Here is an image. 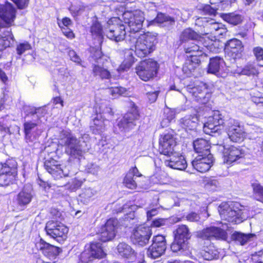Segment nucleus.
<instances>
[{"label": "nucleus", "mask_w": 263, "mask_h": 263, "mask_svg": "<svg viewBox=\"0 0 263 263\" xmlns=\"http://www.w3.org/2000/svg\"><path fill=\"white\" fill-rule=\"evenodd\" d=\"M82 182L77 179H73L70 183L67 185V187L71 191H76L82 185Z\"/></svg>", "instance_id": "nucleus-56"}, {"label": "nucleus", "mask_w": 263, "mask_h": 263, "mask_svg": "<svg viewBox=\"0 0 263 263\" xmlns=\"http://www.w3.org/2000/svg\"><path fill=\"white\" fill-rule=\"evenodd\" d=\"M118 220L116 219H108L101 229L99 234V239L103 242L111 240L116 236Z\"/></svg>", "instance_id": "nucleus-22"}, {"label": "nucleus", "mask_w": 263, "mask_h": 263, "mask_svg": "<svg viewBox=\"0 0 263 263\" xmlns=\"http://www.w3.org/2000/svg\"><path fill=\"white\" fill-rule=\"evenodd\" d=\"M227 133L229 139L234 142H240L244 139L246 133L238 121L230 119L227 122Z\"/></svg>", "instance_id": "nucleus-15"}, {"label": "nucleus", "mask_w": 263, "mask_h": 263, "mask_svg": "<svg viewBox=\"0 0 263 263\" xmlns=\"http://www.w3.org/2000/svg\"><path fill=\"white\" fill-rule=\"evenodd\" d=\"M218 185L219 183L216 180L212 179L208 182L206 187L211 191H214L216 190Z\"/></svg>", "instance_id": "nucleus-64"}, {"label": "nucleus", "mask_w": 263, "mask_h": 263, "mask_svg": "<svg viewBox=\"0 0 263 263\" xmlns=\"http://www.w3.org/2000/svg\"><path fill=\"white\" fill-rule=\"evenodd\" d=\"M159 91L156 90L153 92H148L146 93L147 99L150 103L155 102L158 97Z\"/></svg>", "instance_id": "nucleus-63"}, {"label": "nucleus", "mask_w": 263, "mask_h": 263, "mask_svg": "<svg viewBox=\"0 0 263 263\" xmlns=\"http://www.w3.org/2000/svg\"><path fill=\"white\" fill-rule=\"evenodd\" d=\"M224 66L223 60L219 57H215L210 59L208 71L216 75H219L223 70Z\"/></svg>", "instance_id": "nucleus-30"}, {"label": "nucleus", "mask_w": 263, "mask_h": 263, "mask_svg": "<svg viewBox=\"0 0 263 263\" xmlns=\"http://www.w3.org/2000/svg\"><path fill=\"white\" fill-rule=\"evenodd\" d=\"M200 37V35L191 28L183 30L180 36V44L187 43L190 40H197Z\"/></svg>", "instance_id": "nucleus-35"}, {"label": "nucleus", "mask_w": 263, "mask_h": 263, "mask_svg": "<svg viewBox=\"0 0 263 263\" xmlns=\"http://www.w3.org/2000/svg\"><path fill=\"white\" fill-rule=\"evenodd\" d=\"M253 53L256 58V62L257 63L263 64V48L259 46L254 47Z\"/></svg>", "instance_id": "nucleus-51"}, {"label": "nucleus", "mask_w": 263, "mask_h": 263, "mask_svg": "<svg viewBox=\"0 0 263 263\" xmlns=\"http://www.w3.org/2000/svg\"><path fill=\"white\" fill-rule=\"evenodd\" d=\"M37 249L41 251L46 257V260H43L45 263H54L57 257L60 253V249L53 245H51L43 239H40L35 244Z\"/></svg>", "instance_id": "nucleus-17"}, {"label": "nucleus", "mask_w": 263, "mask_h": 263, "mask_svg": "<svg viewBox=\"0 0 263 263\" xmlns=\"http://www.w3.org/2000/svg\"><path fill=\"white\" fill-rule=\"evenodd\" d=\"M94 76H99L101 79H108L110 78V72L105 68L98 65H95L92 68Z\"/></svg>", "instance_id": "nucleus-43"}, {"label": "nucleus", "mask_w": 263, "mask_h": 263, "mask_svg": "<svg viewBox=\"0 0 263 263\" xmlns=\"http://www.w3.org/2000/svg\"><path fill=\"white\" fill-rule=\"evenodd\" d=\"M221 17L226 22L233 25H237L240 24L243 17L240 14L236 13H223Z\"/></svg>", "instance_id": "nucleus-41"}, {"label": "nucleus", "mask_w": 263, "mask_h": 263, "mask_svg": "<svg viewBox=\"0 0 263 263\" xmlns=\"http://www.w3.org/2000/svg\"><path fill=\"white\" fill-rule=\"evenodd\" d=\"M117 251L119 254L122 257L133 259L136 257V252L128 244L125 242H121L117 246Z\"/></svg>", "instance_id": "nucleus-34"}, {"label": "nucleus", "mask_w": 263, "mask_h": 263, "mask_svg": "<svg viewBox=\"0 0 263 263\" xmlns=\"http://www.w3.org/2000/svg\"><path fill=\"white\" fill-rule=\"evenodd\" d=\"M198 236L203 239L225 240L227 237V234L225 231L219 228L210 227L199 232Z\"/></svg>", "instance_id": "nucleus-23"}, {"label": "nucleus", "mask_w": 263, "mask_h": 263, "mask_svg": "<svg viewBox=\"0 0 263 263\" xmlns=\"http://www.w3.org/2000/svg\"><path fill=\"white\" fill-rule=\"evenodd\" d=\"M133 49H127L125 52V59L118 68L119 72L127 71L134 63Z\"/></svg>", "instance_id": "nucleus-37"}, {"label": "nucleus", "mask_w": 263, "mask_h": 263, "mask_svg": "<svg viewBox=\"0 0 263 263\" xmlns=\"http://www.w3.org/2000/svg\"><path fill=\"white\" fill-rule=\"evenodd\" d=\"M159 66L158 63L152 59L141 62L136 68V72L143 81L149 80L156 75Z\"/></svg>", "instance_id": "nucleus-11"}, {"label": "nucleus", "mask_w": 263, "mask_h": 263, "mask_svg": "<svg viewBox=\"0 0 263 263\" xmlns=\"http://www.w3.org/2000/svg\"><path fill=\"white\" fill-rule=\"evenodd\" d=\"M219 252L213 246H210L199 252V255L204 259L211 260L218 257Z\"/></svg>", "instance_id": "nucleus-39"}, {"label": "nucleus", "mask_w": 263, "mask_h": 263, "mask_svg": "<svg viewBox=\"0 0 263 263\" xmlns=\"http://www.w3.org/2000/svg\"><path fill=\"white\" fill-rule=\"evenodd\" d=\"M16 17V9L12 4L6 3L5 5H0V17L3 23H0V35H3L10 27L13 25Z\"/></svg>", "instance_id": "nucleus-9"}, {"label": "nucleus", "mask_w": 263, "mask_h": 263, "mask_svg": "<svg viewBox=\"0 0 263 263\" xmlns=\"http://www.w3.org/2000/svg\"><path fill=\"white\" fill-rule=\"evenodd\" d=\"M94 259L104 257L106 254L102 249V244L99 242H92L86 245Z\"/></svg>", "instance_id": "nucleus-38"}, {"label": "nucleus", "mask_w": 263, "mask_h": 263, "mask_svg": "<svg viewBox=\"0 0 263 263\" xmlns=\"http://www.w3.org/2000/svg\"><path fill=\"white\" fill-rule=\"evenodd\" d=\"M175 139L171 134H165L162 135L159 139V149L161 154L167 156L174 152V148L176 145Z\"/></svg>", "instance_id": "nucleus-25"}, {"label": "nucleus", "mask_w": 263, "mask_h": 263, "mask_svg": "<svg viewBox=\"0 0 263 263\" xmlns=\"http://www.w3.org/2000/svg\"><path fill=\"white\" fill-rule=\"evenodd\" d=\"M203 26L204 28V33L208 34L209 33L214 35L216 32L219 26H222V24L216 22L214 20L208 17H199L196 20V25H200Z\"/></svg>", "instance_id": "nucleus-27"}, {"label": "nucleus", "mask_w": 263, "mask_h": 263, "mask_svg": "<svg viewBox=\"0 0 263 263\" xmlns=\"http://www.w3.org/2000/svg\"><path fill=\"white\" fill-rule=\"evenodd\" d=\"M83 143L78 140L75 136L67 131H63L61 134L59 143L65 147V152L68 155L74 158L82 157L89 149L87 142L89 140V135L84 134L81 137Z\"/></svg>", "instance_id": "nucleus-2"}, {"label": "nucleus", "mask_w": 263, "mask_h": 263, "mask_svg": "<svg viewBox=\"0 0 263 263\" xmlns=\"http://www.w3.org/2000/svg\"><path fill=\"white\" fill-rule=\"evenodd\" d=\"M167 157V159L164 161L166 166L179 170H183L186 168L187 163L183 156L180 155L177 153H173Z\"/></svg>", "instance_id": "nucleus-26"}, {"label": "nucleus", "mask_w": 263, "mask_h": 263, "mask_svg": "<svg viewBox=\"0 0 263 263\" xmlns=\"http://www.w3.org/2000/svg\"><path fill=\"white\" fill-rule=\"evenodd\" d=\"M104 33L110 40L119 42L125 39L126 32L124 25L120 24V20L114 17L107 22L104 28Z\"/></svg>", "instance_id": "nucleus-8"}, {"label": "nucleus", "mask_w": 263, "mask_h": 263, "mask_svg": "<svg viewBox=\"0 0 263 263\" xmlns=\"http://www.w3.org/2000/svg\"><path fill=\"white\" fill-rule=\"evenodd\" d=\"M186 219L187 220L191 222H197L200 220V217L199 214L192 212L186 215Z\"/></svg>", "instance_id": "nucleus-61"}, {"label": "nucleus", "mask_w": 263, "mask_h": 263, "mask_svg": "<svg viewBox=\"0 0 263 263\" xmlns=\"http://www.w3.org/2000/svg\"><path fill=\"white\" fill-rule=\"evenodd\" d=\"M191 237L189 228L185 225L179 226L176 230L175 239L171 248L173 252L184 255L189 251L187 240Z\"/></svg>", "instance_id": "nucleus-7"}, {"label": "nucleus", "mask_w": 263, "mask_h": 263, "mask_svg": "<svg viewBox=\"0 0 263 263\" xmlns=\"http://www.w3.org/2000/svg\"><path fill=\"white\" fill-rule=\"evenodd\" d=\"M238 202H222L218 206V212L222 219L230 222L239 223L245 219L244 211Z\"/></svg>", "instance_id": "nucleus-4"}, {"label": "nucleus", "mask_w": 263, "mask_h": 263, "mask_svg": "<svg viewBox=\"0 0 263 263\" xmlns=\"http://www.w3.org/2000/svg\"><path fill=\"white\" fill-rule=\"evenodd\" d=\"M166 248L165 237L162 235H158L153 238V243L147 251L148 257L156 258L161 256Z\"/></svg>", "instance_id": "nucleus-20"}, {"label": "nucleus", "mask_w": 263, "mask_h": 263, "mask_svg": "<svg viewBox=\"0 0 263 263\" xmlns=\"http://www.w3.org/2000/svg\"><path fill=\"white\" fill-rule=\"evenodd\" d=\"M152 24L157 23L164 26H171L175 24L174 17L162 13H158L156 18L153 20Z\"/></svg>", "instance_id": "nucleus-40"}, {"label": "nucleus", "mask_w": 263, "mask_h": 263, "mask_svg": "<svg viewBox=\"0 0 263 263\" xmlns=\"http://www.w3.org/2000/svg\"><path fill=\"white\" fill-rule=\"evenodd\" d=\"M96 112L97 115H101L106 120L110 119L114 115L112 108L107 102L97 103L96 106Z\"/></svg>", "instance_id": "nucleus-36"}, {"label": "nucleus", "mask_w": 263, "mask_h": 263, "mask_svg": "<svg viewBox=\"0 0 263 263\" xmlns=\"http://www.w3.org/2000/svg\"><path fill=\"white\" fill-rule=\"evenodd\" d=\"M223 123L224 120L222 115L219 111H214L213 115L210 116L208 121L204 124L203 131L205 134L209 135L219 133Z\"/></svg>", "instance_id": "nucleus-19"}, {"label": "nucleus", "mask_w": 263, "mask_h": 263, "mask_svg": "<svg viewBox=\"0 0 263 263\" xmlns=\"http://www.w3.org/2000/svg\"><path fill=\"white\" fill-rule=\"evenodd\" d=\"M96 194V191L90 187L84 189L79 195V200L81 202L87 204Z\"/></svg>", "instance_id": "nucleus-44"}, {"label": "nucleus", "mask_w": 263, "mask_h": 263, "mask_svg": "<svg viewBox=\"0 0 263 263\" xmlns=\"http://www.w3.org/2000/svg\"><path fill=\"white\" fill-rule=\"evenodd\" d=\"M105 121H107L103 118L101 115H97L93 119L92 123L91 124L90 128L93 134L97 135L104 132L106 129V125Z\"/></svg>", "instance_id": "nucleus-29"}, {"label": "nucleus", "mask_w": 263, "mask_h": 263, "mask_svg": "<svg viewBox=\"0 0 263 263\" xmlns=\"http://www.w3.org/2000/svg\"><path fill=\"white\" fill-rule=\"evenodd\" d=\"M33 197V191L31 185H25L15 198L16 209L19 211L24 210L30 203Z\"/></svg>", "instance_id": "nucleus-21"}, {"label": "nucleus", "mask_w": 263, "mask_h": 263, "mask_svg": "<svg viewBox=\"0 0 263 263\" xmlns=\"http://www.w3.org/2000/svg\"><path fill=\"white\" fill-rule=\"evenodd\" d=\"M167 219L165 218H157L152 222V226L154 227H160L166 224Z\"/></svg>", "instance_id": "nucleus-62"}, {"label": "nucleus", "mask_w": 263, "mask_h": 263, "mask_svg": "<svg viewBox=\"0 0 263 263\" xmlns=\"http://www.w3.org/2000/svg\"><path fill=\"white\" fill-rule=\"evenodd\" d=\"M217 4H218L217 7L216 6L212 7L209 5H204L201 9L202 13L204 14L215 15L217 10L219 8L222 9L226 7V6H223L225 5L223 3L220 4L219 3H217Z\"/></svg>", "instance_id": "nucleus-47"}, {"label": "nucleus", "mask_w": 263, "mask_h": 263, "mask_svg": "<svg viewBox=\"0 0 263 263\" xmlns=\"http://www.w3.org/2000/svg\"><path fill=\"white\" fill-rule=\"evenodd\" d=\"M252 187L255 198L263 203V186L258 182H255L252 183Z\"/></svg>", "instance_id": "nucleus-45"}, {"label": "nucleus", "mask_w": 263, "mask_h": 263, "mask_svg": "<svg viewBox=\"0 0 263 263\" xmlns=\"http://www.w3.org/2000/svg\"><path fill=\"white\" fill-rule=\"evenodd\" d=\"M59 26L61 28L63 34L68 39H72L74 37V34L73 32L68 27L65 28L60 23H59Z\"/></svg>", "instance_id": "nucleus-57"}, {"label": "nucleus", "mask_w": 263, "mask_h": 263, "mask_svg": "<svg viewBox=\"0 0 263 263\" xmlns=\"http://www.w3.org/2000/svg\"><path fill=\"white\" fill-rule=\"evenodd\" d=\"M68 54L72 61L79 64L81 63V59L75 51L73 50H69Z\"/></svg>", "instance_id": "nucleus-58"}, {"label": "nucleus", "mask_w": 263, "mask_h": 263, "mask_svg": "<svg viewBox=\"0 0 263 263\" xmlns=\"http://www.w3.org/2000/svg\"><path fill=\"white\" fill-rule=\"evenodd\" d=\"M86 7L83 5H81L79 8H76L74 6H71L70 8V11L73 16L79 15L81 14L84 11Z\"/></svg>", "instance_id": "nucleus-59"}, {"label": "nucleus", "mask_w": 263, "mask_h": 263, "mask_svg": "<svg viewBox=\"0 0 263 263\" xmlns=\"http://www.w3.org/2000/svg\"><path fill=\"white\" fill-rule=\"evenodd\" d=\"M152 234L150 227L145 224L139 225L134 229L131 240L134 244L143 247L148 242Z\"/></svg>", "instance_id": "nucleus-13"}, {"label": "nucleus", "mask_w": 263, "mask_h": 263, "mask_svg": "<svg viewBox=\"0 0 263 263\" xmlns=\"http://www.w3.org/2000/svg\"><path fill=\"white\" fill-rule=\"evenodd\" d=\"M94 259L87 246L80 255V260L82 263H88Z\"/></svg>", "instance_id": "nucleus-49"}, {"label": "nucleus", "mask_w": 263, "mask_h": 263, "mask_svg": "<svg viewBox=\"0 0 263 263\" xmlns=\"http://www.w3.org/2000/svg\"><path fill=\"white\" fill-rule=\"evenodd\" d=\"M218 150L223 153V163L228 164H232L243 156L242 151L239 147L231 146L226 147L220 144L218 145Z\"/></svg>", "instance_id": "nucleus-18"}, {"label": "nucleus", "mask_w": 263, "mask_h": 263, "mask_svg": "<svg viewBox=\"0 0 263 263\" xmlns=\"http://www.w3.org/2000/svg\"><path fill=\"white\" fill-rule=\"evenodd\" d=\"M107 91L113 98H118L121 96H125L127 95L126 89L122 87H111Z\"/></svg>", "instance_id": "nucleus-46"}, {"label": "nucleus", "mask_w": 263, "mask_h": 263, "mask_svg": "<svg viewBox=\"0 0 263 263\" xmlns=\"http://www.w3.org/2000/svg\"><path fill=\"white\" fill-rule=\"evenodd\" d=\"M198 119L195 116H186L180 120V126L186 130H194L197 128Z\"/></svg>", "instance_id": "nucleus-33"}, {"label": "nucleus", "mask_w": 263, "mask_h": 263, "mask_svg": "<svg viewBox=\"0 0 263 263\" xmlns=\"http://www.w3.org/2000/svg\"><path fill=\"white\" fill-rule=\"evenodd\" d=\"M131 47H134L135 54L140 58H144L155 48L156 36L147 34L131 36L127 39Z\"/></svg>", "instance_id": "nucleus-3"}, {"label": "nucleus", "mask_w": 263, "mask_h": 263, "mask_svg": "<svg viewBox=\"0 0 263 263\" xmlns=\"http://www.w3.org/2000/svg\"><path fill=\"white\" fill-rule=\"evenodd\" d=\"M123 184L127 188L135 189L137 186L136 178L130 176V173H127L123 180Z\"/></svg>", "instance_id": "nucleus-48"}, {"label": "nucleus", "mask_w": 263, "mask_h": 263, "mask_svg": "<svg viewBox=\"0 0 263 263\" xmlns=\"http://www.w3.org/2000/svg\"><path fill=\"white\" fill-rule=\"evenodd\" d=\"M193 146L195 151L201 155H208L210 153V145L209 141L203 138H198L193 142Z\"/></svg>", "instance_id": "nucleus-31"}, {"label": "nucleus", "mask_w": 263, "mask_h": 263, "mask_svg": "<svg viewBox=\"0 0 263 263\" xmlns=\"http://www.w3.org/2000/svg\"><path fill=\"white\" fill-rule=\"evenodd\" d=\"M243 49L241 42L236 39L230 40L226 44L225 50L226 51L231 53L232 55L235 58L240 57Z\"/></svg>", "instance_id": "nucleus-28"}, {"label": "nucleus", "mask_w": 263, "mask_h": 263, "mask_svg": "<svg viewBox=\"0 0 263 263\" xmlns=\"http://www.w3.org/2000/svg\"><path fill=\"white\" fill-rule=\"evenodd\" d=\"M122 18L124 23L127 24L129 27V34L128 37L132 35L138 36L144 20L143 12L139 10L126 11L123 13Z\"/></svg>", "instance_id": "nucleus-5"}, {"label": "nucleus", "mask_w": 263, "mask_h": 263, "mask_svg": "<svg viewBox=\"0 0 263 263\" xmlns=\"http://www.w3.org/2000/svg\"><path fill=\"white\" fill-rule=\"evenodd\" d=\"M139 119V114L137 107L134 104L130 111L126 113L118 123L121 131H128L137 125Z\"/></svg>", "instance_id": "nucleus-14"}, {"label": "nucleus", "mask_w": 263, "mask_h": 263, "mask_svg": "<svg viewBox=\"0 0 263 263\" xmlns=\"http://www.w3.org/2000/svg\"><path fill=\"white\" fill-rule=\"evenodd\" d=\"M196 67L197 66L193 64L192 62L186 60L183 66L182 70L184 73L189 74L192 73Z\"/></svg>", "instance_id": "nucleus-55"}, {"label": "nucleus", "mask_w": 263, "mask_h": 263, "mask_svg": "<svg viewBox=\"0 0 263 263\" xmlns=\"http://www.w3.org/2000/svg\"><path fill=\"white\" fill-rule=\"evenodd\" d=\"M26 117H32L33 121H27L24 123L25 139L28 143L33 142L37 139L41 133L38 126L42 122L41 118L46 114L47 111L44 107L35 108L33 106H26L24 108Z\"/></svg>", "instance_id": "nucleus-1"}, {"label": "nucleus", "mask_w": 263, "mask_h": 263, "mask_svg": "<svg viewBox=\"0 0 263 263\" xmlns=\"http://www.w3.org/2000/svg\"><path fill=\"white\" fill-rule=\"evenodd\" d=\"M100 166L95 163H89L86 166L85 170L88 173L94 175H98L100 171Z\"/></svg>", "instance_id": "nucleus-53"}, {"label": "nucleus", "mask_w": 263, "mask_h": 263, "mask_svg": "<svg viewBox=\"0 0 263 263\" xmlns=\"http://www.w3.org/2000/svg\"><path fill=\"white\" fill-rule=\"evenodd\" d=\"M171 90H174L184 94L186 91L189 95L194 98V100L202 104L206 103L211 98V94L209 92L206 84L200 82L199 85L196 86L189 85L181 90L177 88L175 85L170 87Z\"/></svg>", "instance_id": "nucleus-6"}, {"label": "nucleus", "mask_w": 263, "mask_h": 263, "mask_svg": "<svg viewBox=\"0 0 263 263\" xmlns=\"http://www.w3.org/2000/svg\"><path fill=\"white\" fill-rule=\"evenodd\" d=\"M90 31L93 35L97 36H101L103 32L104 33V31H103L101 24L97 21L93 22Z\"/></svg>", "instance_id": "nucleus-50"}, {"label": "nucleus", "mask_w": 263, "mask_h": 263, "mask_svg": "<svg viewBox=\"0 0 263 263\" xmlns=\"http://www.w3.org/2000/svg\"><path fill=\"white\" fill-rule=\"evenodd\" d=\"M213 163L212 154L206 155H198L192 162L193 167L200 173H205L211 168Z\"/></svg>", "instance_id": "nucleus-24"}, {"label": "nucleus", "mask_w": 263, "mask_h": 263, "mask_svg": "<svg viewBox=\"0 0 263 263\" xmlns=\"http://www.w3.org/2000/svg\"><path fill=\"white\" fill-rule=\"evenodd\" d=\"M182 45L184 51L190 55H205L202 48L194 43H187Z\"/></svg>", "instance_id": "nucleus-42"}, {"label": "nucleus", "mask_w": 263, "mask_h": 263, "mask_svg": "<svg viewBox=\"0 0 263 263\" xmlns=\"http://www.w3.org/2000/svg\"><path fill=\"white\" fill-rule=\"evenodd\" d=\"M44 166L55 180H59L69 175V171L66 167L61 165L58 161L53 159L46 160Z\"/></svg>", "instance_id": "nucleus-16"}, {"label": "nucleus", "mask_w": 263, "mask_h": 263, "mask_svg": "<svg viewBox=\"0 0 263 263\" xmlns=\"http://www.w3.org/2000/svg\"><path fill=\"white\" fill-rule=\"evenodd\" d=\"M263 67V64L255 61L249 62L242 68L240 73L249 77L257 76L259 74L258 67Z\"/></svg>", "instance_id": "nucleus-32"}, {"label": "nucleus", "mask_w": 263, "mask_h": 263, "mask_svg": "<svg viewBox=\"0 0 263 263\" xmlns=\"http://www.w3.org/2000/svg\"><path fill=\"white\" fill-rule=\"evenodd\" d=\"M234 236L236 240L239 241L241 245L246 244L251 237L250 234H244L240 233H237Z\"/></svg>", "instance_id": "nucleus-54"}, {"label": "nucleus", "mask_w": 263, "mask_h": 263, "mask_svg": "<svg viewBox=\"0 0 263 263\" xmlns=\"http://www.w3.org/2000/svg\"><path fill=\"white\" fill-rule=\"evenodd\" d=\"M31 46L30 44L28 42H24L20 43L17 45L16 50L17 54L19 55H21L22 54L25 52V51L30 50Z\"/></svg>", "instance_id": "nucleus-52"}, {"label": "nucleus", "mask_w": 263, "mask_h": 263, "mask_svg": "<svg viewBox=\"0 0 263 263\" xmlns=\"http://www.w3.org/2000/svg\"><path fill=\"white\" fill-rule=\"evenodd\" d=\"M17 175V162L9 159L2 164L0 170V186H7L15 179Z\"/></svg>", "instance_id": "nucleus-10"}, {"label": "nucleus", "mask_w": 263, "mask_h": 263, "mask_svg": "<svg viewBox=\"0 0 263 263\" xmlns=\"http://www.w3.org/2000/svg\"><path fill=\"white\" fill-rule=\"evenodd\" d=\"M18 9H24L27 7L29 0H12Z\"/></svg>", "instance_id": "nucleus-60"}, {"label": "nucleus", "mask_w": 263, "mask_h": 263, "mask_svg": "<svg viewBox=\"0 0 263 263\" xmlns=\"http://www.w3.org/2000/svg\"><path fill=\"white\" fill-rule=\"evenodd\" d=\"M45 230L47 235L59 242L63 241L68 232V229L64 224L54 220L48 221Z\"/></svg>", "instance_id": "nucleus-12"}]
</instances>
